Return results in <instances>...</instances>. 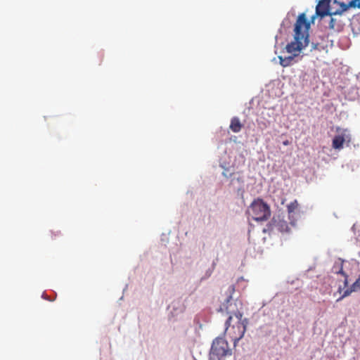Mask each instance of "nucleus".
<instances>
[{
    "label": "nucleus",
    "mask_w": 360,
    "mask_h": 360,
    "mask_svg": "<svg viewBox=\"0 0 360 360\" xmlns=\"http://www.w3.org/2000/svg\"><path fill=\"white\" fill-rule=\"evenodd\" d=\"M299 207V204L297 200H295L294 201L291 202L289 205L287 206V211L288 214V218L290 219V225L291 226H295L297 221V217L298 215L297 213H296V210H297Z\"/></svg>",
    "instance_id": "9"
},
{
    "label": "nucleus",
    "mask_w": 360,
    "mask_h": 360,
    "mask_svg": "<svg viewBox=\"0 0 360 360\" xmlns=\"http://www.w3.org/2000/svg\"><path fill=\"white\" fill-rule=\"evenodd\" d=\"M289 143H289V141H288V140H286V141H283V144L284 146H288V145H289Z\"/></svg>",
    "instance_id": "15"
},
{
    "label": "nucleus",
    "mask_w": 360,
    "mask_h": 360,
    "mask_svg": "<svg viewBox=\"0 0 360 360\" xmlns=\"http://www.w3.org/2000/svg\"><path fill=\"white\" fill-rule=\"evenodd\" d=\"M248 212L252 219L257 221L268 220L271 214L269 205L259 198L252 202Z\"/></svg>",
    "instance_id": "4"
},
{
    "label": "nucleus",
    "mask_w": 360,
    "mask_h": 360,
    "mask_svg": "<svg viewBox=\"0 0 360 360\" xmlns=\"http://www.w3.org/2000/svg\"><path fill=\"white\" fill-rule=\"evenodd\" d=\"M337 274H340L342 275H343L345 277V283H347V276L346 275V274L343 271V269H342V266H341L340 269L336 271Z\"/></svg>",
    "instance_id": "14"
},
{
    "label": "nucleus",
    "mask_w": 360,
    "mask_h": 360,
    "mask_svg": "<svg viewBox=\"0 0 360 360\" xmlns=\"http://www.w3.org/2000/svg\"><path fill=\"white\" fill-rule=\"evenodd\" d=\"M333 4H337L339 6L337 8L338 13L330 15V20L328 24V28L335 32H340L343 30L345 26V18L342 16V13L349 8H360V0H352L348 4L333 0Z\"/></svg>",
    "instance_id": "3"
},
{
    "label": "nucleus",
    "mask_w": 360,
    "mask_h": 360,
    "mask_svg": "<svg viewBox=\"0 0 360 360\" xmlns=\"http://www.w3.org/2000/svg\"><path fill=\"white\" fill-rule=\"evenodd\" d=\"M352 291H354V290H353V288H352V286L350 289L346 290L344 292L343 295L340 298H338L337 300V301L339 302L341 300H342L344 297L349 296Z\"/></svg>",
    "instance_id": "13"
},
{
    "label": "nucleus",
    "mask_w": 360,
    "mask_h": 360,
    "mask_svg": "<svg viewBox=\"0 0 360 360\" xmlns=\"http://www.w3.org/2000/svg\"><path fill=\"white\" fill-rule=\"evenodd\" d=\"M268 230L273 231L276 230L281 233H289L290 227L283 217L281 215L274 216L268 224Z\"/></svg>",
    "instance_id": "6"
},
{
    "label": "nucleus",
    "mask_w": 360,
    "mask_h": 360,
    "mask_svg": "<svg viewBox=\"0 0 360 360\" xmlns=\"http://www.w3.org/2000/svg\"><path fill=\"white\" fill-rule=\"evenodd\" d=\"M235 292V286L233 285H230L228 288L227 291L226 292V302L229 303L233 297V294Z\"/></svg>",
    "instance_id": "12"
},
{
    "label": "nucleus",
    "mask_w": 360,
    "mask_h": 360,
    "mask_svg": "<svg viewBox=\"0 0 360 360\" xmlns=\"http://www.w3.org/2000/svg\"><path fill=\"white\" fill-rule=\"evenodd\" d=\"M310 24L307 21L304 13L300 14L295 24L294 41L290 42L286 46V51L288 53H294L301 51L309 43L308 30Z\"/></svg>",
    "instance_id": "1"
},
{
    "label": "nucleus",
    "mask_w": 360,
    "mask_h": 360,
    "mask_svg": "<svg viewBox=\"0 0 360 360\" xmlns=\"http://www.w3.org/2000/svg\"><path fill=\"white\" fill-rule=\"evenodd\" d=\"M346 141H350V136L347 131L338 128L337 134L333 139L332 147L335 150H341Z\"/></svg>",
    "instance_id": "8"
},
{
    "label": "nucleus",
    "mask_w": 360,
    "mask_h": 360,
    "mask_svg": "<svg viewBox=\"0 0 360 360\" xmlns=\"http://www.w3.org/2000/svg\"><path fill=\"white\" fill-rule=\"evenodd\" d=\"M280 64L283 67H288L291 65V63L293 60V56H288L285 58H283L282 56H278Z\"/></svg>",
    "instance_id": "11"
},
{
    "label": "nucleus",
    "mask_w": 360,
    "mask_h": 360,
    "mask_svg": "<svg viewBox=\"0 0 360 360\" xmlns=\"http://www.w3.org/2000/svg\"><path fill=\"white\" fill-rule=\"evenodd\" d=\"M227 313L229 314L226 321L225 333L233 341L234 346L244 336L246 331L248 321L246 318L243 319V313L237 311H231L226 307Z\"/></svg>",
    "instance_id": "2"
},
{
    "label": "nucleus",
    "mask_w": 360,
    "mask_h": 360,
    "mask_svg": "<svg viewBox=\"0 0 360 360\" xmlns=\"http://www.w3.org/2000/svg\"><path fill=\"white\" fill-rule=\"evenodd\" d=\"M230 355L231 350L229 348L227 341L224 338H216L212 345L210 360H223V357Z\"/></svg>",
    "instance_id": "5"
},
{
    "label": "nucleus",
    "mask_w": 360,
    "mask_h": 360,
    "mask_svg": "<svg viewBox=\"0 0 360 360\" xmlns=\"http://www.w3.org/2000/svg\"><path fill=\"white\" fill-rule=\"evenodd\" d=\"M331 0H321L316 7V13L320 17L330 15L331 14L338 13L337 8H335L333 3L330 4Z\"/></svg>",
    "instance_id": "7"
},
{
    "label": "nucleus",
    "mask_w": 360,
    "mask_h": 360,
    "mask_svg": "<svg viewBox=\"0 0 360 360\" xmlns=\"http://www.w3.org/2000/svg\"><path fill=\"white\" fill-rule=\"evenodd\" d=\"M334 6L335 8H338V7H339L337 4H335Z\"/></svg>",
    "instance_id": "16"
},
{
    "label": "nucleus",
    "mask_w": 360,
    "mask_h": 360,
    "mask_svg": "<svg viewBox=\"0 0 360 360\" xmlns=\"http://www.w3.org/2000/svg\"><path fill=\"white\" fill-rule=\"evenodd\" d=\"M243 124L240 122L238 117H233L231 120L229 129L234 133H238L241 131Z\"/></svg>",
    "instance_id": "10"
}]
</instances>
